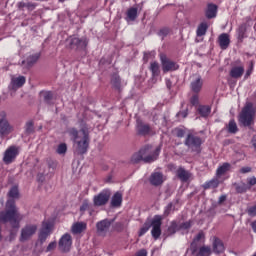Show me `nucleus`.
Returning a JSON list of instances; mask_svg holds the SVG:
<instances>
[{
    "mask_svg": "<svg viewBox=\"0 0 256 256\" xmlns=\"http://www.w3.org/2000/svg\"><path fill=\"white\" fill-rule=\"evenodd\" d=\"M151 149H153V146L151 145L142 147L138 152L132 155V163L137 164L140 163V161H144V163H153V161H157L159 154L161 153V147L156 148L152 154Z\"/></svg>",
    "mask_w": 256,
    "mask_h": 256,
    "instance_id": "nucleus-1",
    "label": "nucleus"
},
{
    "mask_svg": "<svg viewBox=\"0 0 256 256\" xmlns=\"http://www.w3.org/2000/svg\"><path fill=\"white\" fill-rule=\"evenodd\" d=\"M256 121V110L251 102H247L238 115L239 125L242 127H253Z\"/></svg>",
    "mask_w": 256,
    "mask_h": 256,
    "instance_id": "nucleus-2",
    "label": "nucleus"
},
{
    "mask_svg": "<svg viewBox=\"0 0 256 256\" xmlns=\"http://www.w3.org/2000/svg\"><path fill=\"white\" fill-rule=\"evenodd\" d=\"M161 225H163V216L162 215H155L151 222H150V226L145 225L144 227H142L139 231V237H143V235H145V233H147V231H149V229H151V235L153 237V239H155V241H157V239H159V237H161Z\"/></svg>",
    "mask_w": 256,
    "mask_h": 256,
    "instance_id": "nucleus-3",
    "label": "nucleus"
},
{
    "mask_svg": "<svg viewBox=\"0 0 256 256\" xmlns=\"http://www.w3.org/2000/svg\"><path fill=\"white\" fill-rule=\"evenodd\" d=\"M184 145L196 153H201L203 139L196 133L189 132L185 138Z\"/></svg>",
    "mask_w": 256,
    "mask_h": 256,
    "instance_id": "nucleus-4",
    "label": "nucleus"
},
{
    "mask_svg": "<svg viewBox=\"0 0 256 256\" xmlns=\"http://www.w3.org/2000/svg\"><path fill=\"white\" fill-rule=\"evenodd\" d=\"M80 133L83 135L82 139L74 141L77 145L76 151L79 155H85L89 149V128L87 126L82 127Z\"/></svg>",
    "mask_w": 256,
    "mask_h": 256,
    "instance_id": "nucleus-5",
    "label": "nucleus"
},
{
    "mask_svg": "<svg viewBox=\"0 0 256 256\" xmlns=\"http://www.w3.org/2000/svg\"><path fill=\"white\" fill-rule=\"evenodd\" d=\"M160 62L162 65L163 73H169L171 71H177L179 69V64H177V62L171 60L164 53L160 54Z\"/></svg>",
    "mask_w": 256,
    "mask_h": 256,
    "instance_id": "nucleus-6",
    "label": "nucleus"
},
{
    "mask_svg": "<svg viewBox=\"0 0 256 256\" xmlns=\"http://www.w3.org/2000/svg\"><path fill=\"white\" fill-rule=\"evenodd\" d=\"M13 131V126L7 120V112H0V137H5V135H9Z\"/></svg>",
    "mask_w": 256,
    "mask_h": 256,
    "instance_id": "nucleus-7",
    "label": "nucleus"
},
{
    "mask_svg": "<svg viewBox=\"0 0 256 256\" xmlns=\"http://www.w3.org/2000/svg\"><path fill=\"white\" fill-rule=\"evenodd\" d=\"M72 245H73V238L69 233L64 234L58 242L59 250L62 253H69L71 251Z\"/></svg>",
    "mask_w": 256,
    "mask_h": 256,
    "instance_id": "nucleus-8",
    "label": "nucleus"
},
{
    "mask_svg": "<svg viewBox=\"0 0 256 256\" xmlns=\"http://www.w3.org/2000/svg\"><path fill=\"white\" fill-rule=\"evenodd\" d=\"M38 226L36 224H27L21 230L20 241L23 243L29 241V238L37 233Z\"/></svg>",
    "mask_w": 256,
    "mask_h": 256,
    "instance_id": "nucleus-9",
    "label": "nucleus"
},
{
    "mask_svg": "<svg viewBox=\"0 0 256 256\" xmlns=\"http://www.w3.org/2000/svg\"><path fill=\"white\" fill-rule=\"evenodd\" d=\"M190 251L193 256H211V254L213 253L211 246L203 245L201 247H198L195 243H191Z\"/></svg>",
    "mask_w": 256,
    "mask_h": 256,
    "instance_id": "nucleus-10",
    "label": "nucleus"
},
{
    "mask_svg": "<svg viewBox=\"0 0 256 256\" xmlns=\"http://www.w3.org/2000/svg\"><path fill=\"white\" fill-rule=\"evenodd\" d=\"M109 199H111V192H109V190H103L98 195L94 196V206L103 207V205H107V203H109Z\"/></svg>",
    "mask_w": 256,
    "mask_h": 256,
    "instance_id": "nucleus-11",
    "label": "nucleus"
},
{
    "mask_svg": "<svg viewBox=\"0 0 256 256\" xmlns=\"http://www.w3.org/2000/svg\"><path fill=\"white\" fill-rule=\"evenodd\" d=\"M51 231H53V225L50 222H43L42 228L38 233V241L40 245H43L47 241L49 235H51Z\"/></svg>",
    "mask_w": 256,
    "mask_h": 256,
    "instance_id": "nucleus-12",
    "label": "nucleus"
},
{
    "mask_svg": "<svg viewBox=\"0 0 256 256\" xmlns=\"http://www.w3.org/2000/svg\"><path fill=\"white\" fill-rule=\"evenodd\" d=\"M89 41L87 40V37H72L70 39L69 45L71 49H76L77 51H85L87 49Z\"/></svg>",
    "mask_w": 256,
    "mask_h": 256,
    "instance_id": "nucleus-13",
    "label": "nucleus"
},
{
    "mask_svg": "<svg viewBox=\"0 0 256 256\" xmlns=\"http://www.w3.org/2000/svg\"><path fill=\"white\" fill-rule=\"evenodd\" d=\"M19 155V148L17 146H10L5 152L3 156V161L5 165H11L17 156Z\"/></svg>",
    "mask_w": 256,
    "mask_h": 256,
    "instance_id": "nucleus-14",
    "label": "nucleus"
},
{
    "mask_svg": "<svg viewBox=\"0 0 256 256\" xmlns=\"http://www.w3.org/2000/svg\"><path fill=\"white\" fill-rule=\"evenodd\" d=\"M245 73V66L240 64L238 66H232L229 75L232 79H241Z\"/></svg>",
    "mask_w": 256,
    "mask_h": 256,
    "instance_id": "nucleus-15",
    "label": "nucleus"
},
{
    "mask_svg": "<svg viewBox=\"0 0 256 256\" xmlns=\"http://www.w3.org/2000/svg\"><path fill=\"white\" fill-rule=\"evenodd\" d=\"M136 131L138 135H142L143 137H145L146 135H149L151 133V125L144 123L141 120H137Z\"/></svg>",
    "mask_w": 256,
    "mask_h": 256,
    "instance_id": "nucleus-16",
    "label": "nucleus"
},
{
    "mask_svg": "<svg viewBox=\"0 0 256 256\" xmlns=\"http://www.w3.org/2000/svg\"><path fill=\"white\" fill-rule=\"evenodd\" d=\"M212 251L215 253V255H221V253H225V244L221 239L217 237L213 238Z\"/></svg>",
    "mask_w": 256,
    "mask_h": 256,
    "instance_id": "nucleus-17",
    "label": "nucleus"
},
{
    "mask_svg": "<svg viewBox=\"0 0 256 256\" xmlns=\"http://www.w3.org/2000/svg\"><path fill=\"white\" fill-rule=\"evenodd\" d=\"M194 79L190 84L191 91L193 93H200L201 89H203V79L199 75H194Z\"/></svg>",
    "mask_w": 256,
    "mask_h": 256,
    "instance_id": "nucleus-18",
    "label": "nucleus"
},
{
    "mask_svg": "<svg viewBox=\"0 0 256 256\" xmlns=\"http://www.w3.org/2000/svg\"><path fill=\"white\" fill-rule=\"evenodd\" d=\"M111 223L113 221H110L109 219L101 220L96 224V229L99 235H105L109 231V227H111Z\"/></svg>",
    "mask_w": 256,
    "mask_h": 256,
    "instance_id": "nucleus-19",
    "label": "nucleus"
},
{
    "mask_svg": "<svg viewBox=\"0 0 256 256\" xmlns=\"http://www.w3.org/2000/svg\"><path fill=\"white\" fill-rule=\"evenodd\" d=\"M191 172L185 170L183 167H179L176 171V177L182 182L187 183L191 179Z\"/></svg>",
    "mask_w": 256,
    "mask_h": 256,
    "instance_id": "nucleus-20",
    "label": "nucleus"
},
{
    "mask_svg": "<svg viewBox=\"0 0 256 256\" xmlns=\"http://www.w3.org/2000/svg\"><path fill=\"white\" fill-rule=\"evenodd\" d=\"M218 45L220 49L225 51L231 45V39L229 38V34L227 33H222L218 37Z\"/></svg>",
    "mask_w": 256,
    "mask_h": 256,
    "instance_id": "nucleus-21",
    "label": "nucleus"
},
{
    "mask_svg": "<svg viewBox=\"0 0 256 256\" xmlns=\"http://www.w3.org/2000/svg\"><path fill=\"white\" fill-rule=\"evenodd\" d=\"M150 183L154 187H159V185H163V174L161 172H154L150 176Z\"/></svg>",
    "mask_w": 256,
    "mask_h": 256,
    "instance_id": "nucleus-22",
    "label": "nucleus"
},
{
    "mask_svg": "<svg viewBox=\"0 0 256 256\" xmlns=\"http://www.w3.org/2000/svg\"><path fill=\"white\" fill-rule=\"evenodd\" d=\"M86 230H87V223L85 222H76L72 225V228H71V232L73 233V235H79Z\"/></svg>",
    "mask_w": 256,
    "mask_h": 256,
    "instance_id": "nucleus-23",
    "label": "nucleus"
},
{
    "mask_svg": "<svg viewBox=\"0 0 256 256\" xmlns=\"http://www.w3.org/2000/svg\"><path fill=\"white\" fill-rule=\"evenodd\" d=\"M217 5L210 3L207 6V9L205 11V15L207 19H215L217 17Z\"/></svg>",
    "mask_w": 256,
    "mask_h": 256,
    "instance_id": "nucleus-24",
    "label": "nucleus"
},
{
    "mask_svg": "<svg viewBox=\"0 0 256 256\" xmlns=\"http://www.w3.org/2000/svg\"><path fill=\"white\" fill-rule=\"evenodd\" d=\"M208 29H209V24L207 22H201L196 29V36L205 37V35H207Z\"/></svg>",
    "mask_w": 256,
    "mask_h": 256,
    "instance_id": "nucleus-25",
    "label": "nucleus"
},
{
    "mask_svg": "<svg viewBox=\"0 0 256 256\" xmlns=\"http://www.w3.org/2000/svg\"><path fill=\"white\" fill-rule=\"evenodd\" d=\"M198 113L204 119H207L209 115H211V106L209 105H200L198 107Z\"/></svg>",
    "mask_w": 256,
    "mask_h": 256,
    "instance_id": "nucleus-26",
    "label": "nucleus"
},
{
    "mask_svg": "<svg viewBox=\"0 0 256 256\" xmlns=\"http://www.w3.org/2000/svg\"><path fill=\"white\" fill-rule=\"evenodd\" d=\"M26 81L27 79L25 78V76H19V77L13 78L11 80L12 87H16L17 89H19L25 85Z\"/></svg>",
    "mask_w": 256,
    "mask_h": 256,
    "instance_id": "nucleus-27",
    "label": "nucleus"
},
{
    "mask_svg": "<svg viewBox=\"0 0 256 256\" xmlns=\"http://www.w3.org/2000/svg\"><path fill=\"white\" fill-rule=\"evenodd\" d=\"M121 203H123V195L119 192H116L111 200L112 207H121Z\"/></svg>",
    "mask_w": 256,
    "mask_h": 256,
    "instance_id": "nucleus-28",
    "label": "nucleus"
},
{
    "mask_svg": "<svg viewBox=\"0 0 256 256\" xmlns=\"http://www.w3.org/2000/svg\"><path fill=\"white\" fill-rule=\"evenodd\" d=\"M231 169V164L225 162L223 165L217 168L216 170V177H222V175H225L227 171Z\"/></svg>",
    "mask_w": 256,
    "mask_h": 256,
    "instance_id": "nucleus-29",
    "label": "nucleus"
},
{
    "mask_svg": "<svg viewBox=\"0 0 256 256\" xmlns=\"http://www.w3.org/2000/svg\"><path fill=\"white\" fill-rule=\"evenodd\" d=\"M219 187V178H213L203 184V189H217Z\"/></svg>",
    "mask_w": 256,
    "mask_h": 256,
    "instance_id": "nucleus-30",
    "label": "nucleus"
},
{
    "mask_svg": "<svg viewBox=\"0 0 256 256\" xmlns=\"http://www.w3.org/2000/svg\"><path fill=\"white\" fill-rule=\"evenodd\" d=\"M149 70L152 73V77H159V74L161 73V70L159 68V62L157 61L151 62Z\"/></svg>",
    "mask_w": 256,
    "mask_h": 256,
    "instance_id": "nucleus-31",
    "label": "nucleus"
},
{
    "mask_svg": "<svg viewBox=\"0 0 256 256\" xmlns=\"http://www.w3.org/2000/svg\"><path fill=\"white\" fill-rule=\"evenodd\" d=\"M41 57L40 53H35L27 57L26 59V65L27 67L33 66L37 61H39V58Z\"/></svg>",
    "mask_w": 256,
    "mask_h": 256,
    "instance_id": "nucleus-32",
    "label": "nucleus"
},
{
    "mask_svg": "<svg viewBox=\"0 0 256 256\" xmlns=\"http://www.w3.org/2000/svg\"><path fill=\"white\" fill-rule=\"evenodd\" d=\"M177 231H180L179 224H177V221L174 220L170 223L169 227L167 228V235L168 236L175 235Z\"/></svg>",
    "mask_w": 256,
    "mask_h": 256,
    "instance_id": "nucleus-33",
    "label": "nucleus"
},
{
    "mask_svg": "<svg viewBox=\"0 0 256 256\" xmlns=\"http://www.w3.org/2000/svg\"><path fill=\"white\" fill-rule=\"evenodd\" d=\"M18 9L20 11H23V9H28V11H33L35 9V4L32 2H19L18 3Z\"/></svg>",
    "mask_w": 256,
    "mask_h": 256,
    "instance_id": "nucleus-34",
    "label": "nucleus"
},
{
    "mask_svg": "<svg viewBox=\"0 0 256 256\" xmlns=\"http://www.w3.org/2000/svg\"><path fill=\"white\" fill-rule=\"evenodd\" d=\"M127 21H135V19H137V8L135 7H132V8H129L127 13Z\"/></svg>",
    "mask_w": 256,
    "mask_h": 256,
    "instance_id": "nucleus-35",
    "label": "nucleus"
},
{
    "mask_svg": "<svg viewBox=\"0 0 256 256\" xmlns=\"http://www.w3.org/2000/svg\"><path fill=\"white\" fill-rule=\"evenodd\" d=\"M228 133H232L233 135H235V133H237V131H239V128L237 127V122H235V119H231L228 123Z\"/></svg>",
    "mask_w": 256,
    "mask_h": 256,
    "instance_id": "nucleus-36",
    "label": "nucleus"
},
{
    "mask_svg": "<svg viewBox=\"0 0 256 256\" xmlns=\"http://www.w3.org/2000/svg\"><path fill=\"white\" fill-rule=\"evenodd\" d=\"M235 189L237 193H247V191H250L247 184L245 182H241L240 184H234Z\"/></svg>",
    "mask_w": 256,
    "mask_h": 256,
    "instance_id": "nucleus-37",
    "label": "nucleus"
},
{
    "mask_svg": "<svg viewBox=\"0 0 256 256\" xmlns=\"http://www.w3.org/2000/svg\"><path fill=\"white\" fill-rule=\"evenodd\" d=\"M237 33L239 41H243L245 39V33H247V27L245 24L239 26Z\"/></svg>",
    "mask_w": 256,
    "mask_h": 256,
    "instance_id": "nucleus-38",
    "label": "nucleus"
},
{
    "mask_svg": "<svg viewBox=\"0 0 256 256\" xmlns=\"http://www.w3.org/2000/svg\"><path fill=\"white\" fill-rule=\"evenodd\" d=\"M111 84L115 89H121V77L119 75L114 74L111 79Z\"/></svg>",
    "mask_w": 256,
    "mask_h": 256,
    "instance_id": "nucleus-39",
    "label": "nucleus"
},
{
    "mask_svg": "<svg viewBox=\"0 0 256 256\" xmlns=\"http://www.w3.org/2000/svg\"><path fill=\"white\" fill-rule=\"evenodd\" d=\"M8 197L10 199H19V188L17 186H13L8 192Z\"/></svg>",
    "mask_w": 256,
    "mask_h": 256,
    "instance_id": "nucleus-40",
    "label": "nucleus"
},
{
    "mask_svg": "<svg viewBox=\"0 0 256 256\" xmlns=\"http://www.w3.org/2000/svg\"><path fill=\"white\" fill-rule=\"evenodd\" d=\"M25 132L27 135H31V133H35V124L33 121H28L25 125Z\"/></svg>",
    "mask_w": 256,
    "mask_h": 256,
    "instance_id": "nucleus-41",
    "label": "nucleus"
},
{
    "mask_svg": "<svg viewBox=\"0 0 256 256\" xmlns=\"http://www.w3.org/2000/svg\"><path fill=\"white\" fill-rule=\"evenodd\" d=\"M68 135L72 137L74 142L77 141V139H79V131L76 128H69Z\"/></svg>",
    "mask_w": 256,
    "mask_h": 256,
    "instance_id": "nucleus-42",
    "label": "nucleus"
},
{
    "mask_svg": "<svg viewBox=\"0 0 256 256\" xmlns=\"http://www.w3.org/2000/svg\"><path fill=\"white\" fill-rule=\"evenodd\" d=\"M256 184V177L251 176L246 179V186H248V189L251 191L252 187H255Z\"/></svg>",
    "mask_w": 256,
    "mask_h": 256,
    "instance_id": "nucleus-43",
    "label": "nucleus"
},
{
    "mask_svg": "<svg viewBox=\"0 0 256 256\" xmlns=\"http://www.w3.org/2000/svg\"><path fill=\"white\" fill-rule=\"evenodd\" d=\"M191 226H192V221L189 220V221L183 222L180 225H178V228L180 231L181 230L187 231L188 229H191Z\"/></svg>",
    "mask_w": 256,
    "mask_h": 256,
    "instance_id": "nucleus-44",
    "label": "nucleus"
},
{
    "mask_svg": "<svg viewBox=\"0 0 256 256\" xmlns=\"http://www.w3.org/2000/svg\"><path fill=\"white\" fill-rule=\"evenodd\" d=\"M171 213H173V203H169L165 209H164V216L165 217H169V215H171Z\"/></svg>",
    "mask_w": 256,
    "mask_h": 256,
    "instance_id": "nucleus-45",
    "label": "nucleus"
},
{
    "mask_svg": "<svg viewBox=\"0 0 256 256\" xmlns=\"http://www.w3.org/2000/svg\"><path fill=\"white\" fill-rule=\"evenodd\" d=\"M57 153L59 155H63L65 153H67V144H65V143L60 144L57 148Z\"/></svg>",
    "mask_w": 256,
    "mask_h": 256,
    "instance_id": "nucleus-46",
    "label": "nucleus"
},
{
    "mask_svg": "<svg viewBox=\"0 0 256 256\" xmlns=\"http://www.w3.org/2000/svg\"><path fill=\"white\" fill-rule=\"evenodd\" d=\"M80 211H91V204H89L88 200H84L81 207H80Z\"/></svg>",
    "mask_w": 256,
    "mask_h": 256,
    "instance_id": "nucleus-47",
    "label": "nucleus"
},
{
    "mask_svg": "<svg viewBox=\"0 0 256 256\" xmlns=\"http://www.w3.org/2000/svg\"><path fill=\"white\" fill-rule=\"evenodd\" d=\"M41 94L43 95L44 101H46V103H49V101L53 99V93L51 91L41 92Z\"/></svg>",
    "mask_w": 256,
    "mask_h": 256,
    "instance_id": "nucleus-48",
    "label": "nucleus"
},
{
    "mask_svg": "<svg viewBox=\"0 0 256 256\" xmlns=\"http://www.w3.org/2000/svg\"><path fill=\"white\" fill-rule=\"evenodd\" d=\"M201 239H205V233H203V232H199V233L195 236V238L193 239V242H192V243H194V245H197V243H199V241H201Z\"/></svg>",
    "mask_w": 256,
    "mask_h": 256,
    "instance_id": "nucleus-49",
    "label": "nucleus"
},
{
    "mask_svg": "<svg viewBox=\"0 0 256 256\" xmlns=\"http://www.w3.org/2000/svg\"><path fill=\"white\" fill-rule=\"evenodd\" d=\"M56 248H57V242L55 241L50 242L46 248V253H50V251H55Z\"/></svg>",
    "mask_w": 256,
    "mask_h": 256,
    "instance_id": "nucleus-50",
    "label": "nucleus"
},
{
    "mask_svg": "<svg viewBox=\"0 0 256 256\" xmlns=\"http://www.w3.org/2000/svg\"><path fill=\"white\" fill-rule=\"evenodd\" d=\"M176 137H179L182 139V137H185V129L183 128H176L175 129Z\"/></svg>",
    "mask_w": 256,
    "mask_h": 256,
    "instance_id": "nucleus-51",
    "label": "nucleus"
},
{
    "mask_svg": "<svg viewBox=\"0 0 256 256\" xmlns=\"http://www.w3.org/2000/svg\"><path fill=\"white\" fill-rule=\"evenodd\" d=\"M169 32V28H162L159 30L158 35L159 37H167V35H169Z\"/></svg>",
    "mask_w": 256,
    "mask_h": 256,
    "instance_id": "nucleus-52",
    "label": "nucleus"
},
{
    "mask_svg": "<svg viewBox=\"0 0 256 256\" xmlns=\"http://www.w3.org/2000/svg\"><path fill=\"white\" fill-rule=\"evenodd\" d=\"M190 103H191V105H193V106L199 105V95L194 94V95L190 98Z\"/></svg>",
    "mask_w": 256,
    "mask_h": 256,
    "instance_id": "nucleus-53",
    "label": "nucleus"
},
{
    "mask_svg": "<svg viewBox=\"0 0 256 256\" xmlns=\"http://www.w3.org/2000/svg\"><path fill=\"white\" fill-rule=\"evenodd\" d=\"M188 115H189V109L187 108L177 113V117H182V119L187 118Z\"/></svg>",
    "mask_w": 256,
    "mask_h": 256,
    "instance_id": "nucleus-54",
    "label": "nucleus"
},
{
    "mask_svg": "<svg viewBox=\"0 0 256 256\" xmlns=\"http://www.w3.org/2000/svg\"><path fill=\"white\" fill-rule=\"evenodd\" d=\"M252 73H253V64H251L250 67L246 70V73L244 75V80L247 81V78L251 77Z\"/></svg>",
    "mask_w": 256,
    "mask_h": 256,
    "instance_id": "nucleus-55",
    "label": "nucleus"
},
{
    "mask_svg": "<svg viewBox=\"0 0 256 256\" xmlns=\"http://www.w3.org/2000/svg\"><path fill=\"white\" fill-rule=\"evenodd\" d=\"M253 169L249 166H245V167H242L240 170H239V173H241L242 175H245L247 173H251Z\"/></svg>",
    "mask_w": 256,
    "mask_h": 256,
    "instance_id": "nucleus-56",
    "label": "nucleus"
},
{
    "mask_svg": "<svg viewBox=\"0 0 256 256\" xmlns=\"http://www.w3.org/2000/svg\"><path fill=\"white\" fill-rule=\"evenodd\" d=\"M114 229L115 231H123V229H125V224H123V222H117Z\"/></svg>",
    "mask_w": 256,
    "mask_h": 256,
    "instance_id": "nucleus-57",
    "label": "nucleus"
},
{
    "mask_svg": "<svg viewBox=\"0 0 256 256\" xmlns=\"http://www.w3.org/2000/svg\"><path fill=\"white\" fill-rule=\"evenodd\" d=\"M225 201H227V195L223 194L218 199V205H223V203H225Z\"/></svg>",
    "mask_w": 256,
    "mask_h": 256,
    "instance_id": "nucleus-58",
    "label": "nucleus"
},
{
    "mask_svg": "<svg viewBox=\"0 0 256 256\" xmlns=\"http://www.w3.org/2000/svg\"><path fill=\"white\" fill-rule=\"evenodd\" d=\"M135 256H147V250L141 249L136 253Z\"/></svg>",
    "mask_w": 256,
    "mask_h": 256,
    "instance_id": "nucleus-59",
    "label": "nucleus"
},
{
    "mask_svg": "<svg viewBox=\"0 0 256 256\" xmlns=\"http://www.w3.org/2000/svg\"><path fill=\"white\" fill-rule=\"evenodd\" d=\"M250 227L252 228V231H253L254 233H256V220H254L253 222H251Z\"/></svg>",
    "mask_w": 256,
    "mask_h": 256,
    "instance_id": "nucleus-60",
    "label": "nucleus"
},
{
    "mask_svg": "<svg viewBox=\"0 0 256 256\" xmlns=\"http://www.w3.org/2000/svg\"><path fill=\"white\" fill-rule=\"evenodd\" d=\"M252 145H253V147H254V149H255V151H256V135H254V136L252 137Z\"/></svg>",
    "mask_w": 256,
    "mask_h": 256,
    "instance_id": "nucleus-61",
    "label": "nucleus"
},
{
    "mask_svg": "<svg viewBox=\"0 0 256 256\" xmlns=\"http://www.w3.org/2000/svg\"><path fill=\"white\" fill-rule=\"evenodd\" d=\"M61 3H63V1H65V0H59Z\"/></svg>",
    "mask_w": 256,
    "mask_h": 256,
    "instance_id": "nucleus-62",
    "label": "nucleus"
}]
</instances>
